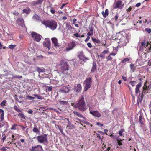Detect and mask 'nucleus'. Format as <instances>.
Returning a JSON list of instances; mask_svg holds the SVG:
<instances>
[{
	"mask_svg": "<svg viewBox=\"0 0 151 151\" xmlns=\"http://www.w3.org/2000/svg\"><path fill=\"white\" fill-rule=\"evenodd\" d=\"M46 27H48L52 30L55 29L57 27V22L54 20H48L42 22Z\"/></svg>",
	"mask_w": 151,
	"mask_h": 151,
	"instance_id": "obj_2",
	"label": "nucleus"
},
{
	"mask_svg": "<svg viewBox=\"0 0 151 151\" xmlns=\"http://www.w3.org/2000/svg\"><path fill=\"white\" fill-rule=\"evenodd\" d=\"M1 150L3 151H6L7 149L6 147H3L1 149Z\"/></svg>",
	"mask_w": 151,
	"mask_h": 151,
	"instance_id": "obj_57",
	"label": "nucleus"
},
{
	"mask_svg": "<svg viewBox=\"0 0 151 151\" xmlns=\"http://www.w3.org/2000/svg\"><path fill=\"white\" fill-rule=\"evenodd\" d=\"M73 113L75 115H76V116L82 118L84 119H85V117L78 112L74 111Z\"/></svg>",
	"mask_w": 151,
	"mask_h": 151,
	"instance_id": "obj_24",
	"label": "nucleus"
},
{
	"mask_svg": "<svg viewBox=\"0 0 151 151\" xmlns=\"http://www.w3.org/2000/svg\"><path fill=\"white\" fill-rule=\"evenodd\" d=\"M137 83V82L135 81H131L129 82V83L131 84V85L134 87L135 86V84Z\"/></svg>",
	"mask_w": 151,
	"mask_h": 151,
	"instance_id": "obj_35",
	"label": "nucleus"
},
{
	"mask_svg": "<svg viewBox=\"0 0 151 151\" xmlns=\"http://www.w3.org/2000/svg\"><path fill=\"white\" fill-rule=\"evenodd\" d=\"M31 35L33 40L37 42H40L41 38H42L41 35L35 32H32L31 33Z\"/></svg>",
	"mask_w": 151,
	"mask_h": 151,
	"instance_id": "obj_5",
	"label": "nucleus"
},
{
	"mask_svg": "<svg viewBox=\"0 0 151 151\" xmlns=\"http://www.w3.org/2000/svg\"><path fill=\"white\" fill-rule=\"evenodd\" d=\"M33 96L35 97H36L37 98V99H42V97L41 96H40L38 94H34L33 95Z\"/></svg>",
	"mask_w": 151,
	"mask_h": 151,
	"instance_id": "obj_34",
	"label": "nucleus"
},
{
	"mask_svg": "<svg viewBox=\"0 0 151 151\" xmlns=\"http://www.w3.org/2000/svg\"><path fill=\"white\" fill-rule=\"evenodd\" d=\"M122 1L119 0L115 3V5L114 6V8L115 9L118 8L119 9H121V6Z\"/></svg>",
	"mask_w": 151,
	"mask_h": 151,
	"instance_id": "obj_12",
	"label": "nucleus"
},
{
	"mask_svg": "<svg viewBox=\"0 0 151 151\" xmlns=\"http://www.w3.org/2000/svg\"><path fill=\"white\" fill-rule=\"evenodd\" d=\"M122 78L124 80V81H127V77L124 76H122Z\"/></svg>",
	"mask_w": 151,
	"mask_h": 151,
	"instance_id": "obj_58",
	"label": "nucleus"
},
{
	"mask_svg": "<svg viewBox=\"0 0 151 151\" xmlns=\"http://www.w3.org/2000/svg\"><path fill=\"white\" fill-rule=\"evenodd\" d=\"M139 122L141 125H144V122L143 120V119L142 115L141 114L139 116Z\"/></svg>",
	"mask_w": 151,
	"mask_h": 151,
	"instance_id": "obj_32",
	"label": "nucleus"
},
{
	"mask_svg": "<svg viewBox=\"0 0 151 151\" xmlns=\"http://www.w3.org/2000/svg\"><path fill=\"white\" fill-rule=\"evenodd\" d=\"M24 21L23 19L18 18L17 19L16 22L19 25H20L22 27H23L24 26Z\"/></svg>",
	"mask_w": 151,
	"mask_h": 151,
	"instance_id": "obj_13",
	"label": "nucleus"
},
{
	"mask_svg": "<svg viewBox=\"0 0 151 151\" xmlns=\"http://www.w3.org/2000/svg\"><path fill=\"white\" fill-rule=\"evenodd\" d=\"M106 59H107V60L108 61L111 60L112 59V58L111 56V55H109L106 57Z\"/></svg>",
	"mask_w": 151,
	"mask_h": 151,
	"instance_id": "obj_42",
	"label": "nucleus"
},
{
	"mask_svg": "<svg viewBox=\"0 0 151 151\" xmlns=\"http://www.w3.org/2000/svg\"><path fill=\"white\" fill-rule=\"evenodd\" d=\"M131 69L132 70H134L135 69L134 65V64H131L130 65Z\"/></svg>",
	"mask_w": 151,
	"mask_h": 151,
	"instance_id": "obj_43",
	"label": "nucleus"
},
{
	"mask_svg": "<svg viewBox=\"0 0 151 151\" xmlns=\"http://www.w3.org/2000/svg\"><path fill=\"white\" fill-rule=\"evenodd\" d=\"M124 131V130L123 129H121L119 131V134L120 136H123V132Z\"/></svg>",
	"mask_w": 151,
	"mask_h": 151,
	"instance_id": "obj_40",
	"label": "nucleus"
},
{
	"mask_svg": "<svg viewBox=\"0 0 151 151\" xmlns=\"http://www.w3.org/2000/svg\"><path fill=\"white\" fill-rule=\"evenodd\" d=\"M143 91H148V90H147V86H146V87H145L144 86L143 87Z\"/></svg>",
	"mask_w": 151,
	"mask_h": 151,
	"instance_id": "obj_60",
	"label": "nucleus"
},
{
	"mask_svg": "<svg viewBox=\"0 0 151 151\" xmlns=\"http://www.w3.org/2000/svg\"><path fill=\"white\" fill-rule=\"evenodd\" d=\"M16 46V45H10L9 46V47L11 49H14Z\"/></svg>",
	"mask_w": 151,
	"mask_h": 151,
	"instance_id": "obj_39",
	"label": "nucleus"
},
{
	"mask_svg": "<svg viewBox=\"0 0 151 151\" xmlns=\"http://www.w3.org/2000/svg\"><path fill=\"white\" fill-rule=\"evenodd\" d=\"M97 124L98 125H100L101 127H102L103 126V124L100 123V122H98L97 123Z\"/></svg>",
	"mask_w": 151,
	"mask_h": 151,
	"instance_id": "obj_61",
	"label": "nucleus"
},
{
	"mask_svg": "<svg viewBox=\"0 0 151 151\" xmlns=\"http://www.w3.org/2000/svg\"><path fill=\"white\" fill-rule=\"evenodd\" d=\"M79 58L84 62H86V60H89V58L87 57H85L84 55H80Z\"/></svg>",
	"mask_w": 151,
	"mask_h": 151,
	"instance_id": "obj_22",
	"label": "nucleus"
},
{
	"mask_svg": "<svg viewBox=\"0 0 151 151\" xmlns=\"http://www.w3.org/2000/svg\"><path fill=\"white\" fill-rule=\"evenodd\" d=\"M109 11L107 9H106L105 10V12L103 11L101 13L102 14L104 18H105L109 14Z\"/></svg>",
	"mask_w": 151,
	"mask_h": 151,
	"instance_id": "obj_23",
	"label": "nucleus"
},
{
	"mask_svg": "<svg viewBox=\"0 0 151 151\" xmlns=\"http://www.w3.org/2000/svg\"><path fill=\"white\" fill-rule=\"evenodd\" d=\"M119 136H115L114 139H115L117 141H119Z\"/></svg>",
	"mask_w": 151,
	"mask_h": 151,
	"instance_id": "obj_51",
	"label": "nucleus"
},
{
	"mask_svg": "<svg viewBox=\"0 0 151 151\" xmlns=\"http://www.w3.org/2000/svg\"><path fill=\"white\" fill-rule=\"evenodd\" d=\"M63 89L64 90V93H68L70 90L69 88L68 87L64 86L63 88Z\"/></svg>",
	"mask_w": 151,
	"mask_h": 151,
	"instance_id": "obj_29",
	"label": "nucleus"
},
{
	"mask_svg": "<svg viewBox=\"0 0 151 151\" xmlns=\"http://www.w3.org/2000/svg\"><path fill=\"white\" fill-rule=\"evenodd\" d=\"M108 53H109V52L108 50H105L100 54L99 56L98 55H97L99 57V56L103 59H104L105 58V54H107Z\"/></svg>",
	"mask_w": 151,
	"mask_h": 151,
	"instance_id": "obj_18",
	"label": "nucleus"
},
{
	"mask_svg": "<svg viewBox=\"0 0 151 151\" xmlns=\"http://www.w3.org/2000/svg\"><path fill=\"white\" fill-rule=\"evenodd\" d=\"M93 33L90 32L88 33L87 35H88V36H89L92 35H93Z\"/></svg>",
	"mask_w": 151,
	"mask_h": 151,
	"instance_id": "obj_53",
	"label": "nucleus"
},
{
	"mask_svg": "<svg viewBox=\"0 0 151 151\" xmlns=\"http://www.w3.org/2000/svg\"><path fill=\"white\" fill-rule=\"evenodd\" d=\"M30 151H43V150L41 145H38L37 146H32L30 148Z\"/></svg>",
	"mask_w": 151,
	"mask_h": 151,
	"instance_id": "obj_7",
	"label": "nucleus"
},
{
	"mask_svg": "<svg viewBox=\"0 0 151 151\" xmlns=\"http://www.w3.org/2000/svg\"><path fill=\"white\" fill-rule=\"evenodd\" d=\"M6 103V101L5 100H3L1 103L0 105L2 106H5V104Z\"/></svg>",
	"mask_w": 151,
	"mask_h": 151,
	"instance_id": "obj_38",
	"label": "nucleus"
},
{
	"mask_svg": "<svg viewBox=\"0 0 151 151\" xmlns=\"http://www.w3.org/2000/svg\"><path fill=\"white\" fill-rule=\"evenodd\" d=\"M84 122V123L85 124H87V125H89L90 124V126L91 127H92V125L90 124V123L88 122H87V121H84V122Z\"/></svg>",
	"mask_w": 151,
	"mask_h": 151,
	"instance_id": "obj_50",
	"label": "nucleus"
},
{
	"mask_svg": "<svg viewBox=\"0 0 151 151\" xmlns=\"http://www.w3.org/2000/svg\"><path fill=\"white\" fill-rule=\"evenodd\" d=\"M92 40L93 42H96L97 43H99L100 42V40L99 39H97L95 38H92Z\"/></svg>",
	"mask_w": 151,
	"mask_h": 151,
	"instance_id": "obj_37",
	"label": "nucleus"
},
{
	"mask_svg": "<svg viewBox=\"0 0 151 151\" xmlns=\"http://www.w3.org/2000/svg\"><path fill=\"white\" fill-rule=\"evenodd\" d=\"M40 17L37 14H34L32 18L35 21H37L39 20Z\"/></svg>",
	"mask_w": 151,
	"mask_h": 151,
	"instance_id": "obj_25",
	"label": "nucleus"
},
{
	"mask_svg": "<svg viewBox=\"0 0 151 151\" xmlns=\"http://www.w3.org/2000/svg\"><path fill=\"white\" fill-rule=\"evenodd\" d=\"M76 107L82 112L84 111L87 109V107L85 105V102L83 96L79 100L78 102L76 103Z\"/></svg>",
	"mask_w": 151,
	"mask_h": 151,
	"instance_id": "obj_1",
	"label": "nucleus"
},
{
	"mask_svg": "<svg viewBox=\"0 0 151 151\" xmlns=\"http://www.w3.org/2000/svg\"><path fill=\"white\" fill-rule=\"evenodd\" d=\"M47 88H46V90L47 91V90L49 91H50L52 90V86L48 87V86H47Z\"/></svg>",
	"mask_w": 151,
	"mask_h": 151,
	"instance_id": "obj_41",
	"label": "nucleus"
},
{
	"mask_svg": "<svg viewBox=\"0 0 151 151\" xmlns=\"http://www.w3.org/2000/svg\"><path fill=\"white\" fill-rule=\"evenodd\" d=\"M66 127H69V129H72L75 128V126L73 124H72L70 121H69V122H68Z\"/></svg>",
	"mask_w": 151,
	"mask_h": 151,
	"instance_id": "obj_21",
	"label": "nucleus"
},
{
	"mask_svg": "<svg viewBox=\"0 0 151 151\" xmlns=\"http://www.w3.org/2000/svg\"><path fill=\"white\" fill-rule=\"evenodd\" d=\"M50 12L52 14H54L55 13V10L54 9L53 7H51V9H50Z\"/></svg>",
	"mask_w": 151,
	"mask_h": 151,
	"instance_id": "obj_46",
	"label": "nucleus"
},
{
	"mask_svg": "<svg viewBox=\"0 0 151 151\" xmlns=\"http://www.w3.org/2000/svg\"><path fill=\"white\" fill-rule=\"evenodd\" d=\"M76 45V43L73 41L68 44V46L66 48L65 50L67 51L73 49Z\"/></svg>",
	"mask_w": 151,
	"mask_h": 151,
	"instance_id": "obj_8",
	"label": "nucleus"
},
{
	"mask_svg": "<svg viewBox=\"0 0 151 151\" xmlns=\"http://www.w3.org/2000/svg\"><path fill=\"white\" fill-rule=\"evenodd\" d=\"M82 89V86L80 84H75L73 88V90L77 93H80Z\"/></svg>",
	"mask_w": 151,
	"mask_h": 151,
	"instance_id": "obj_9",
	"label": "nucleus"
},
{
	"mask_svg": "<svg viewBox=\"0 0 151 151\" xmlns=\"http://www.w3.org/2000/svg\"><path fill=\"white\" fill-rule=\"evenodd\" d=\"M17 125L16 124H14L13 125L11 128L12 130H15L16 129V126H17Z\"/></svg>",
	"mask_w": 151,
	"mask_h": 151,
	"instance_id": "obj_47",
	"label": "nucleus"
},
{
	"mask_svg": "<svg viewBox=\"0 0 151 151\" xmlns=\"http://www.w3.org/2000/svg\"><path fill=\"white\" fill-rule=\"evenodd\" d=\"M47 136V134H44L43 135L37 136L36 139L39 143L47 144L48 142Z\"/></svg>",
	"mask_w": 151,
	"mask_h": 151,
	"instance_id": "obj_3",
	"label": "nucleus"
},
{
	"mask_svg": "<svg viewBox=\"0 0 151 151\" xmlns=\"http://www.w3.org/2000/svg\"><path fill=\"white\" fill-rule=\"evenodd\" d=\"M14 108L15 110L17 111L18 112H22V111L21 110L19 109L17 106L16 105H14Z\"/></svg>",
	"mask_w": 151,
	"mask_h": 151,
	"instance_id": "obj_33",
	"label": "nucleus"
},
{
	"mask_svg": "<svg viewBox=\"0 0 151 151\" xmlns=\"http://www.w3.org/2000/svg\"><path fill=\"white\" fill-rule=\"evenodd\" d=\"M18 116L21 118L26 119V116H24L22 113H19L18 114Z\"/></svg>",
	"mask_w": 151,
	"mask_h": 151,
	"instance_id": "obj_30",
	"label": "nucleus"
},
{
	"mask_svg": "<svg viewBox=\"0 0 151 151\" xmlns=\"http://www.w3.org/2000/svg\"><path fill=\"white\" fill-rule=\"evenodd\" d=\"M90 113L91 114L98 117H100L101 116V115L97 111H90Z\"/></svg>",
	"mask_w": 151,
	"mask_h": 151,
	"instance_id": "obj_15",
	"label": "nucleus"
},
{
	"mask_svg": "<svg viewBox=\"0 0 151 151\" xmlns=\"http://www.w3.org/2000/svg\"><path fill=\"white\" fill-rule=\"evenodd\" d=\"M31 10L29 8L27 7L25 9H23L22 10V13H25L27 14H28L30 12Z\"/></svg>",
	"mask_w": 151,
	"mask_h": 151,
	"instance_id": "obj_20",
	"label": "nucleus"
},
{
	"mask_svg": "<svg viewBox=\"0 0 151 151\" xmlns=\"http://www.w3.org/2000/svg\"><path fill=\"white\" fill-rule=\"evenodd\" d=\"M36 71L38 72L39 74L40 73H45L46 70L44 68H40L37 66H35L34 67Z\"/></svg>",
	"mask_w": 151,
	"mask_h": 151,
	"instance_id": "obj_11",
	"label": "nucleus"
},
{
	"mask_svg": "<svg viewBox=\"0 0 151 151\" xmlns=\"http://www.w3.org/2000/svg\"><path fill=\"white\" fill-rule=\"evenodd\" d=\"M0 113H1L0 116L1 120V121H2L4 119V113L3 109H0Z\"/></svg>",
	"mask_w": 151,
	"mask_h": 151,
	"instance_id": "obj_27",
	"label": "nucleus"
},
{
	"mask_svg": "<svg viewBox=\"0 0 151 151\" xmlns=\"http://www.w3.org/2000/svg\"><path fill=\"white\" fill-rule=\"evenodd\" d=\"M59 103L62 105H68V101H60Z\"/></svg>",
	"mask_w": 151,
	"mask_h": 151,
	"instance_id": "obj_36",
	"label": "nucleus"
},
{
	"mask_svg": "<svg viewBox=\"0 0 151 151\" xmlns=\"http://www.w3.org/2000/svg\"><path fill=\"white\" fill-rule=\"evenodd\" d=\"M51 40L52 42L53 43L55 46L59 47V45L58 42V40L56 38H51Z\"/></svg>",
	"mask_w": 151,
	"mask_h": 151,
	"instance_id": "obj_19",
	"label": "nucleus"
},
{
	"mask_svg": "<svg viewBox=\"0 0 151 151\" xmlns=\"http://www.w3.org/2000/svg\"><path fill=\"white\" fill-rule=\"evenodd\" d=\"M144 97V95L143 93H139L138 96V99L139 101L141 103L142 100V99Z\"/></svg>",
	"mask_w": 151,
	"mask_h": 151,
	"instance_id": "obj_26",
	"label": "nucleus"
},
{
	"mask_svg": "<svg viewBox=\"0 0 151 151\" xmlns=\"http://www.w3.org/2000/svg\"><path fill=\"white\" fill-rule=\"evenodd\" d=\"M90 32L93 33V27L92 26H91L89 28Z\"/></svg>",
	"mask_w": 151,
	"mask_h": 151,
	"instance_id": "obj_45",
	"label": "nucleus"
},
{
	"mask_svg": "<svg viewBox=\"0 0 151 151\" xmlns=\"http://www.w3.org/2000/svg\"><path fill=\"white\" fill-rule=\"evenodd\" d=\"M71 105L74 108H77V107H76V103H71Z\"/></svg>",
	"mask_w": 151,
	"mask_h": 151,
	"instance_id": "obj_49",
	"label": "nucleus"
},
{
	"mask_svg": "<svg viewBox=\"0 0 151 151\" xmlns=\"http://www.w3.org/2000/svg\"><path fill=\"white\" fill-rule=\"evenodd\" d=\"M27 98H29V99H34L35 98L34 97H32V96H27Z\"/></svg>",
	"mask_w": 151,
	"mask_h": 151,
	"instance_id": "obj_59",
	"label": "nucleus"
},
{
	"mask_svg": "<svg viewBox=\"0 0 151 151\" xmlns=\"http://www.w3.org/2000/svg\"><path fill=\"white\" fill-rule=\"evenodd\" d=\"M14 77L16 78H22V77L21 76H16Z\"/></svg>",
	"mask_w": 151,
	"mask_h": 151,
	"instance_id": "obj_64",
	"label": "nucleus"
},
{
	"mask_svg": "<svg viewBox=\"0 0 151 151\" xmlns=\"http://www.w3.org/2000/svg\"><path fill=\"white\" fill-rule=\"evenodd\" d=\"M130 60V59L129 58H124L121 61V63H125L126 62H127L129 61Z\"/></svg>",
	"mask_w": 151,
	"mask_h": 151,
	"instance_id": "obj_31",
	"label": "nucleus"
},
{
	"mask_svg": "<svg viewBox=\"0 0 151 151\" xmlns=\"http://www.w3.org/2000/svg\"><path fill=\"white\" fill-rule=\"evenodd\" d=\"M59 92L60 93H64V90L63 88L61 89H60L59 90Z\"/></svg>",
	"mask_w": 151,
	"mask_h": 151,
	"instance_id": "obj_48",
	"label": "nucleus"
},
{
	"mask_svg": "<svg viewBox=\"0 0 151 151\" xmlns=\"http://www.w3.org/2000/svg\"><path fill=\"white\" fill-rule=\"evenodd\" d=\"M74 36L77 37H80V35L78 33H76L74 35Z\"/></svg>",
	"mask_w": 151,
	"mask_h": 151,
	"instance_id": "obj_55",
	"label": "nucleus"
},
{
	"mask_svg": "<svg viewBox=\"0 0 151 151\" xmlns=\"http://www.w3.org/2000/svg\"><path fill=\"white\" fill-rule=\"evenodd\" d=\"M97 70V65L96 63L93 62L92 63V66L91 70V73H93L96 71Z\"/></svg>",
	"mask_w": 151,
	"mask_h": 151,
	"instance_id": "obj_16",
	"label": "nucleus"
},
{
	"mask_svg": "<svg viewBox=\"0 0 151 151\" xmlns=\"http://www.w3.org/2000/svg\"><path fill=\"white\" fill-rule=\"evenodd\" d=\"M142 84V82H140L136 86L135 88V93L136 94H138L139 92L140 93V91H139V88L141 87Z\"/></svg>",
	"mask_w": 151,
	"mask_h": 151,
	"instance_id": "obj_17",
	"label": "nucleus"
},
{
	"mask_svg": "<svg viewBox=\"0 0 151 151\" xmlns=\"http://www.w3.org/2000/svg\"><path fill=\"white\" fill-rule=\"evenodd\" d=\"M87 45L90 48H91L92 47L91 44L90 42L87 43Z\"/></svg>",
	"mask_w": 151,
	"mask_h": 151,
	"instance_id": "obj_52",
	"label": "nucleus"
},
{
	"mask_svg": "<svg viewBox=\"0 0 151 151\" xmlns=\"http://www.w3.org/2000/svg\"><path fill=\"white\" fill-rule=\"evenodd\" d=\"M147 90H150L151 88V84H150L148 87L147 86Z\"/></svg>",
	"mask_w": 151,
	"mask_h": 151,
	"instance_id": "obj_62",
	"label": "nucleus"
},
{
	"mask_svg": "<svg viewBox=\"0 0 151 151\" xmlns=\"http://www.w3.org/2000/svg\"><path fill=\"white\" fill-rule=\"evenodd\" d=\"M66 27L67 28V32L70 31V33L71 32L72 30L73 29L75 30L76 29L74 28H73L70 23H66Z\"/></svg>",
	"mask_w": 151,
	"mask_h": 151,
	"instance_id": "obj_14",
	"label": "nucleus"
},
{
	"mask_svg": "<svg viewBox=\"0 0 151 151\" xmlns=\"http://www.w3.org/2000/svg\"><path fill=\"white\" fill-rule=\"evenodd\" d=\"M146 91H143L142 92V93H143V94H147V93H148V92H146Z\"/></svg>",
	"mask_w": 151,
	"mask_h": 151,
	"instance_id": "obj_63",
	"label": "nucleus"
},
{
	"mask_svg": "<svg viewBox=\"0 0 151 151\" xmlns=\"http://www.w3.org/2000/svg\"><path fill=\"white\" fill-rule=\"evenodd\" d=\"M60 69L64 73H66L69 70L67 62L62 63L60 65Z\"/></svg>",
	"mask_w": 151,
	"mask_h": 151,
	"instance_id": "obj_6",
	"label": "nucleus"
},
{
	"mask_svg": "<svg viewBox=\"0 0 151 151\" xmlns=\"http://www.w3.org/2000/svg\"><path fill=\"white\" fill-rule=\"evenodd\" d=\"M43 44L45 47H47L49 49L51 46V43L49 39L45 38V41L43 42Z\"/></svg>",
	"mask_w": 151,
	"mask_h": 151,
	"instance_id": "obj_10",
	"label": "nucleus"
},
{
	"mask_svg": "<svg viewBox=\"0 0 151 151\" xmlns=\"http://www.w3.org/2000/svg\"><path fill=\"white\" fill-rule=\"evenodd\" d=\"M145 30L149 33H150L151 32V29L150 28H146Z\"/></svg>",
	"mask_w": 151,
	"mask_h": 151,
	"instance_id": "obj_44",
	"label": "nucleus"
},
{
	"mask_svg": "<svg viewBox=\"0 0 151 151\" xmlns=\"http://www.w3.org/2000/svg\"><path fill=\"white\" fill-rule=\"evenodd\" d=\"M141 4V3H138L136 4L135 6L137 7H138L140 6Z\"/></svg>",
	"mask_w": 151,
	"mask_h": 151,
	"instance_id": "obj_56",
	"label": "nucleus"
},
{
	"mask_svg": "<svg viewBox=\"0 0 151 151\" xmlns=\"http://www.w3.org/2000/svg\"><path fill=\"white\" fill-rule=\"evenodd\" d=\"M92 79L90 77L87 78L84 81V91H86L90 88L91 86Z\"/></svg>",
	"mask_w": 151,
	"mask_h": 151,
	"instance_id": "obj_4",
	"label": "nucleus"
},
{
	"mask_svg": "<svg viewBox=\"0 0 151 151\" xmlns=\"http://www.w3.org/2000/svg\"><path fill=\"white\" fill-rule=\"evenodd\" d=\"M90 38V37L88 36L86 38L85 40V42H86L87 41H88L89 40Z\"/></svg>",
	"mask_w": 151,
	"mask_h": 151,
	"instance_id": "obj_54",
	"label": "nucleus"
},
{
	"mask_svg": "<svg viewBox=\"0 0 151 151\" xmlns=\"http://www.w3.org/2000/svg\"><path fill=\"white\" fill-rule=\"evenodd\" d=\"M32 131L33 132L35 133H36L37 134H38L40 133V131L39 129H38L37 127H35Z\"/></svg>",
	"mask_w": 151,
	"mask_h": 151,
	"instance_id": "obj_28",
	"label": "nucleus"
}]
</instances>
